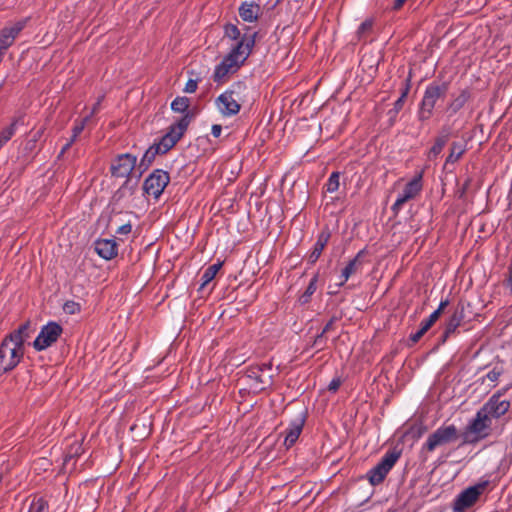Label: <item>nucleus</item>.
Instances as JSON below:
<instances>
[{
  "instance_id": "obj_1",
  "label": "nucleus",
  "mask_w": 512,
  "mask_h": 512,
  "mask_svg": "<svg viewBox=\"0 0 512 512\" xmlns=\"http://www.w3.org/2000/svg\"><path fill=\"white\" fill-rule=\"evenodd\" d=\"M224 35L238 42L214 69L212 78L218 84L226 82L229 75L236 73L245 63L255 45L257 33L241 35L236 25L228 23L224 26Z\"/></svg>"
},
{
  "instance_id": "obj_2",
  "label": "nucleus",
  "mask_w": 512,
  "mask_h": 512,
  "mask_svg": "<svg viewBox=\"0 0 512 512\" xmlns=\"http://www.w3.org/2000/svg\"><path fill=\"white\" fill-rule=\"evenodd\" d=\"M448 90L446 81H433L426 87L417 113L419 121L425 122L433 116L437 102L446 98Z\"/></svg>"
},
{
  "instance_id": "obj_3",
  "label": "nucleus",
  "mask_w": 512,
  "mask_h": 512,
  "mask_svg": "<svg viewBox=\"0 0 512 512\" xmlns=\"http://www.w3.org/2000/svg\"><path fill=\"white\" fill-rule=\"evenodd\" d=\"M492 434V421L479 410L465 426L461 433V443L459 446L467 444H477L480 441L490 437Z\"/></svg>"
},
{
  "instance_id": "obj_4",
  "label": "nucleus",
  "mask_w": 512,
  "mask_h": 512,
  "mask_svg": "<svg viewBox=\"0 0 512 512\" xmlns=\"http://www.w3.org/2000/svg\"><path fill=\"white\" fill-rule=\"evenodd\" d=\"M459 438L461 433L454 424L442 425L428 436L421 452L431 453L439 447L456 442Z\"/></svg>"
},
{
  "instance_id": "obj_5",
  "label": "nucleus",
  "mask_w": 512,
  "mask_h": 512,
  "mask_svg": "<svg viewBox=\"0 0 512 512\" xmlns=\"http://www.w3.org/2000/svg\"><path fill=\"white\" fill-rule=\"evenodd\" d=\"M192 116L190 114L183 115L177 122L169 126L167 132L161 139L153 145L158 149L161 155L171 150L186 132Z\"/></svg>"
},
{
  "instance_id": "obj_6",
  "label": "nucleus",
  "mask_w": 512,
  "mask_h": 512,
  "mask_svg": "<svg viewBox=\"0 0 512 512\" xmlns=\"http://www.w3.org/2000/svg\"><path fill=\"white\" fill-rule=\"evenodd\" d=\"M272 363H263L249 366L246 369V378L249 380V388L253 392H261L273 383Z\"/></svg>"
},
{
  "instance_id": "obj_7",
  "label": "nucleus",
  "mask_w": 512,
  "mask_h": 512,
  "mask_svg": "<svg viewBox=\"0 0 512 512\" xmlns=\"http://www.w3.org/2000/svg\"><path fill=\"white\" fill-rule=\"evenodd\" d=\"M24 348L4 338L0 344V374L13 370L22 360Z\"/></svg>"
},
{
  "instance_id": "obj_8",
  "label": "nucleus",
  "mask_w": 512,
  "mask_h": 512,
  "mask_svg": "<svg viewBox=\"0 0 512 512\" xmlns=\"http://www.w3.org/2000/svg\"><path fill=\"white\" fill-rule=\"evenodd\" d=\"M400 457V450L396 448L388 450L381 461L368 472L369 482L374 486L382 483Z\"/></svg>"
},
{
  "instance_id": "obj_9",
  "label": "nucleus",
  "mask_w": 512,
  "mask_h": 512,
  "mask_svg": "<svg viewBox=\"0 0 512 512\" xmlns=\"http://www.w3.org/2000/svg\"><path fill=\"white\" fill-rule=\"evenodd\" d=\"M422 178L423 172H419L405 185L403 192L399 194L395 203L391 207L395 215L399 213L406 202L415 199L420 194L423 188Z\"/></svg>"
},
{
  "instance_id": "obj_10",
  "label": "nucleus",
  "mask_w": 512,
  "mask_h": 512,
  "mask_svg": "<svg viewBox=\"0 0 512 512\" xmlns=\"http://www.w3.org/2000/svg\"><path fill=\"white\" fill-rule=\"evenodd\" d=\"M169 182V173L162 169H156L145 179L143 183V190L147 195L158 199Z\"/></svg>"
},
{
  "instance_id": "obj_11",
  "label": "nucleus",
  "mask_w": 512,
  "mask_h": 512,
  "mask_svg": "<svg viewBox=\"0 0 512 512\" xmlns=\"http://www.w3.org/2000/svg\"><path fill=\"white\" fill-rule=\"evenodd\" d=\"M487 485L488 482L484 481L462 491L454 501L453 510L455 512H464L466 509L473 506L484 492Z\"/></svg>"
},
{
  "instance_id": "obj_12",
  "label": "nucleus",
  "mask_w": 512,
  "mask_h": 512,
  "mask_svg": "<svg viewBox=\"0 0 512 512\" xmlns=\"http://www.w3.org/2000/svg\"><path fill=\"white\" fill-rule=\"evenodd\" d=\"M62 327L56 322H49L42 327L40 333L33 342L37 351L45 350L55 343L62 334Z\"/></svg>"
},
{
  "instance_id": "obj_13",
  "label": "nucleus",
  "mask_w": 512,
  "mask_h": 512,
  "mask_svg": "<svg viewBox=\"0 0 512 512\" xmlns=\"http://www.w3.org/2000/svg\"><path fill=\"white\" fill-rule=\"evenodd\" d=\"M510 407L511 403L509 400H499L498 395H492L479 411L492 421V419H499L504 416Z\"/></svg>"
},
{
  "instance_id": "obj_14",
  "label": "nucleus",
  "mask_w": 512,
  "mask_h": 512,
  "mask_svg": "<svg viewBox=\"0 0 512 512\" xmlns=\"http://www.w3.org/2000/svg\"><path fill=\"white\" fill-rule=\"evenodd\" d=\"M136 162V156L130 153L118 155L110 168L112 176L118 178L128 177L135 168Z\"/></svg>"
},
{
  "instance_id": "obj_15",
  "label": "nucleus",
  "mask_w": 512,
  "mask_h": 512,
  "mask_svg": "<svg viewBox=\"0 0 512 512\" xmlns=\"http://www.w3.org/2000/svg\"><path fill=\"white\" fill-rule=\"evenodd\" d=\"M235 91L226 90L216 98V106L222 115L231 117L239 113L241 105L234 97Z\"/></svg>"
},
{
  "instance_id": "obj_16",
  "label": "nucleus",
  "mask_w": 512,
  "mask_h": 512,
  "mask_svg": "<svg viewBox=\"0 0 512 512\" xmlns=\"http://www.w3.org/2000/svg\"><path fill=\"white\" fill-rule=\"evenodd\" d=\"M28 18L19 20L11 26L4 27L0 32V53L6 50L14 43L15 38L25 28Z\"/></svg>"
},
{
  "instance_id": "obj_17",
  "label": "nucleus",
  "mask_w": 512,
  "mask_h": 512,
  "mask_svg": "<svg viewBox=\"0 0 512 512\" xmlns=\"http://www.w3.org/2000/svg\"><path fill=\"white\" fill-rule=\"evenodd\" d=\"M465 319V306L463 303H458L446 322L444 332L441 336V343H445L447 339L455 333L458 327L461 326Z\"/></svg>"
},
{
  "instance_id": "obj_18",
  "label": "nucleus",
  "mask_w": 512,
  "mask_h": 512,
  "mask_svg": "<svg viewBox=\"0 0 512 512\" xmlns=\"http://www.w3.org/2000/svg\"><path fill=\"white\" fill-rule=\"evenodd\" d=\"M304 424L305 417L303 415H300L295 420L291 421L285 431L284 445L287 449L296 443L300 434L302 433Z\"/></svg>"
},
{
  "instance_id": "obj_19",
  "label": "nucleus",
  "mask_w": 512,
  "mask_h": 512,
  "mask_svg": "<svg viewBox=\"0 0 512 512\" xmlns=\"http://www.w3.org/2000/svg\"><path fill=\"white\" fill-rule=\"evenodd\" d=\"M471 98V91L468 88L460 90L458 94L451 95L450 101L446 106V113L452 116L459 112Z\"/></svg>"
},
{
  "instance_id": "obj_20",
  "label": "nucleus",
  "mask_w": 512,
  "mask_h": 512,
  "mask_svg": "<svg viewBox=\"0 0 512 512\" xmlns=\"http://www.w3.org/2000/svg\"><path fill=\"white\" fill-rule=\"evenodd\" d=\"M95 251L101 258L111 260L118 254L117 243L114 239H99L95 242Z\"/></svg>"
},
{
  "instance_id": "obj_21",
  "label": "nucleus",
  "mask_w": 512,
  "mask_h": 512,
  "mask_svg": "<svg viewBox=\"0 0 512 512\" xmlns=\"http://www.w3.org/2000/svg\"><path fill=\"white\" fill-rule=\"evenodd\" d=\"M330 237H331V233L328 229H324L320 232V234L318 235L317 241L314 245V248L308 256V262L310 264H315L316 261L319 259L325 246L329 242Z\"/></svg>"
},
{
  "instance_id": "obj_22",
  "label": "nucleus",
  "mask_w": 512,
  "mask_h": 512,
  "mask_svg": "<svg viewBox=\"0 0 512 512\" xmlns=\"http://www.w3.org/2000/svg\"><path fill=\"white\" fill-rule=\"evenodd\" d=\"M31 332L32 330L30 322L26 321L25 323L20 325L18 329L6 335L5 338L15 343L16 345L24 348V343L30 337Z\"/></svg>"
},
{
  "instance_id": "obj_23",
  "label": "nucleus",
  "mask_w": 512,
  "mask_h": 512,
  "mask_svg": "<svg viewBox=\"0 0 512 512\" xmlns=\"http://www.w3.org/2000/svg\"><path fill=\"white\" fill-rule=\"evenodd\" d=\"M365 254V250H361L357 255L348 262V264L342 270V281L339 285H343L356 271L361 267L362 262L360 258Z\"/></svg>"
},
{
  "instance_id": "obj_24",
  "label": "nucleus",
  "mask_w": 512,
  "mask_h": 512,
  "mask_svg": "<svg viewBox=\"0 0 512 512\" xmlns=\"http://www.w3.org/2000/svg\"><path fill=\"white\" fill-rule=\"evenodd\" d=\"M259 5L244 2L239 7L240 17L247 22H253L258 18Z\"/></svg>"
},
{
  "instance_id": "obj_25",
  "label": "nucleus",
  "mask_w": 512,
  "mask_h": 512,
  "mask_svg": "<svg viewBox=\"0 0 512 512\" xmlns=\"http://www.w3.org/2000/svg\"><path fill=\"white\" fill-rule=\"evenodd\" d=\"M449 137L450 130L448 128L443 127L440 135L435 139V143L429 151V156L437 157L441 153L444 146L446 145Z\"/></svg>"
},
{
  "instance_id": "obj_26",
  "label": "nucleus",
  "mask_w": 512,
  "mask_h": 512,
  "mask_svg": "<svg viewBox=\"0 0 512 512\" xmlns=\"http://www.w3.org/2000/svg\"><path fill=\"white\" fill-rule=\"evenodd\" d=\"M157 155H161V153L158 151V149L151 145L144 153L143 157L141 158L138 169L140 170V174H142L144 171H146L151 164L154 162Z\"/></svg>"
},
{
  "instance_id": "obj_27",
  "label": "nucleus",
  "mask_w": 512,
  "mask_h": 512,
  "mask_svg": "<svg viewBox=\"0 0 512 512\" xmlns=\"http://www.w3.org/2000/svg\"><path fill=\"white\" fill-rule=\"evenodd\" d=\"M19 122H23V117L13 118L11 124L0 131V148L14 136Z\"/></svg>"
},
{
  "instance_id": "obj_28",
  "label": "nucleus",
  "mask_w": 512,
  "mask_h": 512,
  "mask_svg": "<svg viewBox=\"0 0 512 512\" xmlns=\"http://www.w3.org/2000/svg\"><path fill=\"white\" fill-rule=\"evenodd\" d=\"M222 265H223V262L218 261L217 263L212 264L205 269V271L203 272V274L201 276L202 283L199 287V290H202L207 284H209L215 278V276L221 269Z\"/></svg>"
},
{
  "instance_id": "obj_29",
  "label": "nucleus",
  "mask_w": 512,
  "mask_h": 512,
  "mask_svg": "<svg viewBox=\"0 0 512 512\" xmlns=\"http://www.w3.org/2000/svg\"><path fill=\"white\" fill-rule=\"evenodd\" d=\"M411 77H412V73L410 71L408 77L404 81V86L401 90V95L394 103L393 111L395 114L399 113L404 106L405 100H406L408 93L410 91V88H411Z\"/></svg>"
},
{
  "instance_id": "obj_30",
  "label": "nucleus",
  "mask_w": 512,
  "mask_h": 512,
  "mask_svg": "<svg viewBox=\"0 0 512 512\" xmlns=\"http://www.w3.org/2000/svg\"><path fill=\"white\" fill-rule=\"evenodd\" d=\"M189 106L190 100L185 96H178L171 103L172 111L176 113H184V115L190 114L193 117V115L188 111Z\"/></svg>"
},
{
  "instance_id": "obj_31",
  "label": "nucleus",
  "mask_w": 512,
  "mask_h": 512,
  "mask_svg": "<svg viewBox=\"0 0 512 512\" xmlns=\"http://www.w3.org/2000/svg\"><path fill=\"white\" fill-rule=\"evenodd\" d=\"M434 324L435 322L429 317L422 321L419 330L410 335L409 341L416 344Z\"/></svg>"
},
{
  "instance_id": "obj_32",
  "label": "nucleus",
  "mask_w": 512,
  "mask_h": 512,
  "mask_svg": "<svg viewBox=\"0 0 512 512\" xmlns=\"http://www.w3.org/2000/svg\"><path fill=\"white\" fill-rule=\"evenodd\" d=\"M465 145L460 142H453L450 147V153L446 158V163H455L465 152Z\"/></svg>"
},
{
  "instance_id": "obj_33",
  "label": "nucleus",
  "mask_w": 512,
  "mask_h": 512,
  "mask_svg": "<svg viewBox=\"0 0 512 512\" xmlns=\"http://www.w3.org/2000/svg\"><path fill=\"white\" fill-rule=\"evenodd\" d=\"M28 512H49V504L43 497H34L29 506Z\"/></svg>"
},
{
  "instance_id": "obj_34",
  "label": "nucleus",
  "mask_w": 512,
  "mask_h": 512,
  "mask_svg": "<svg viewBox=\"0 0 512 512\" xmlns=\"http://www.w3.org/2000/svg\"><path fill=\"white\" fill-rule=\"evenodd\" d=\"M318 274H315L313 278L310 280L309 285L307 286L305 292L300 296L299 301L302 304H306L310 301V297L315 293L317 288Z\"/></svg>"
},
{
  "instance_id": "obj_35",
  "label": "nucleus",
  "mask_w": 512,
  "mask_h": 512,
  "mask_svg": "<svg viewBox=\"0 0 512 512\" xmlns=\"http://www.w3.org/2000/svg\"><path fill=\"white\" fill-rule=\"evenodd\" d=\"M339 179H340V173L339 172H332L327 183L325 184L326 191L329 193H333L339 189Z\"/></svg>"
},
{
  "instance_id": "obj_36",
  "label": "nucleus",
  "mask_w": 512,
  "mask_h": 512,
  "mask_svg": "<svg viewBox=\"0 0 512 512\" xmlns=\"http://www.w3.org/2000/svg\"><path fill=\"white\" fill-rule=\"evenodd\" d=\"M502 374L503 368L496 366L483 377L482 382H484L485 379H487L490 382L496 383Z\"/></svg>"
},
{
  "instance_id": "obj_37",
  "label": "nucleus",
  "mask_w": 512,
  "mask_h": 512,
  "mask_svg": "<svg viewBox=\"0 0 512 512\" xmlns=\"http://www.w3.org/2000/svg\"><path fill=\"white\" fill-rule=\"evenodd\" d=\"M65 313L73 315L81 311V305L74 301H66L63 306Z\"/></svg>"
},
{
  "instance_id": "obj_38",
  "label": "nucleus",
  "mask_w": 512,
  "mask_h": 512,
  "mask_svg": "<svg viewBox=\"0 0 512 512\" xmlns=\"http://www.w3.org/2000/svg\"><path fill=\"white\" fill-rule=\"evenodd\" d=\"M89 120V116H86L85 118L82 119V121L79 123V124H76L74 127H73V134H72V141H75L77 139V137L81 134V132L83 131L87 121Z\"/></svg>"
},
{
  "instance_id": "obj_39",
  "label": "nucleus",
  "mask_w": 512,
  "mask_h": 512,
  "mask_svg": "<svg viewBox=\"0 0 512 512\" xmlns=\"http://www.w3.org/2000/svg\"><path fill=\"white\" fill-rule=\"evenodd\" d=\"M326 343L327 338L325 337V333L321 332L315 337L313 346L316 347L318 351H321L326 347Z\"/></svg>"
},
{
  "instance_id": "obj_40",
  "label": "nucleus",
  "mask_w": 512,
  "mask_h": 512,
  "mask_svg": "<svg viewBox=\"0 0 512 512\" xmlns=\"http://www.w3.org/2000/svg\"><path fill=\"white\" fill-rule=\"evenodd\" d=\"M372 20H365L358 28V34L361 36L372 29Z\"/></svg>"
},
{
  "instance_id": "obj_41",
  "label": "nucleus",
  "mask_w": 512,
  "mask_h": 512,
  "mask_svg": "<svg viewBox=\"0 0 512 512\" xmlns=\"http://www.w3.org/2000/svg\"><path fill=\"white\" fill-rule=\"evenodd\" d=\"M198 81L194 79H189L184 87V92L186 93H194L197 90Z\"/></svg>"
},
{
  "instance_id": "obj_42",
  "label": "nucleus",
  "mask_w": 512,
  "mask_h": 512,
  "mask_svg": "<svg viewBox=\"0 0 512 512\" xmlns=\"http://www.w3.org/2000/svg\"><path fill=\"white\" fill-rule=\"evenodd\" d=\"M132 230V225L130 222H127L123 225H121L117 230H116V233L117 234H120V235H127L131 232Z\"/></svg>"
},
{
  "instance_id": "obj_43",
  "label": "nucleus",
  "mask_w": 512,
  "mask_h": 512,
  "mask_svg": "<svg viewBox=\"0 0 512 512\" xmlns=\"http://www.w3.org/2000/svg\"><path fill=\"white\" fill-rule=\"evenodd\" d=\"M342 381L340 378H333L332 381L328 385V390L330 392H336L341 386Z\"/></svg>"
},
{
  "instance_id": "obj_44",
  "label": "nucleus",
  "mask_w": 512,
  "mask_h": 512,
  "mask_svg": "<svg viewBox=\"0 0 512 512\" xmlns=\"http://www.w3.org/2000/svg\"><path fill=\"white\" fill-rule=\"evenodd\" d=\"M338 320L337 317L333 316L324 326L322 332L327 334L334 329V324Z\"/></svg>"
},
{
  "instance_id": "obj_45",
  "label": "nucleus",
  "mask_w": 512,
  "mask_h": 512,
  "mask_svg": "<svg viewBox=\"0 0 512 512\" xmlns=\"http://www.w3.org/2000/svg\"><path fill=\"white\" fill-rule=\"evenodd\" d=\"M222 126L219 124L212 125L211 133L214 137L218 138L221 135Z\"/></svg>"
},
{
  "instance_id": "obj_46",
  "label": "nucleus",
  "mask_w": 512,
  "mask_h": 512,
  "mask_svg": "<svg viewBox=\"0 0 512 512\" xmlns=\"http://www.w3.org/2000/svg\"><path fill=\"white\" fill-rule=\"evenodd\" d=\"M407 0H393V3H392V10L394 11H398L400 10L403 5L405 4Z\"/></svg>"
},
{
  "instance_id": "obj_47",
  "label": "nucleus",
  "mask_w": 512,
  "mask_h": 512,
  "mask_svg": "<svg viewBox=\"0 0 512 512\" xmlns=\"http://www.w3.org/2000/svg\"><path fill=\"white\" fill-rule=\"evenodd\" d=\"M73 448H74V447L72 446V447H71V449H70V451H69V452H68V454L66 455V457H65V461H66V462L68 461V458H72L74 455H77V454H78L79 450L81 449V446H80V444H78V443H77V444L75 445V451H74V453H72V449H73Z\"/></svg>"
},
{
  "instance_id": "obj_48",
  "label": "nucleus",
  "mask_w": 512,
  "mask_h": 512,
  "mask_svg": "<svg viewBox=\"0 0 512 512\" xmlns=\"http://www.w3.org/2000/svg\"><path fill=\"white\" fill-rule=\"evenodd\" d=\"M442 313H443V310H440V308H438L429 316V318H431L434 322H436Z\"/></svg>"
},
{
  "instance_id": "obj_49",
  "label": "nucleus",
  "mask_w": 512,
  "mask_h": 512,
  "mask_svg": "<svg viewBox=\"0 0 512 512\" xmlns=\"http://www.w3.org/2000/svg\"><path fill=\"white\" fill-rule=\"evenodd\" d=\"M509 388H510L509 386L504 387V388H502V389L498 390L497 392H495L493 395H498V399H499V400H502V399H501V398H502V396H503V395H505V393L509 390Z\"/></svg>"
},
{
  "instance_id": "obj_50",
  "label": "nucleus",
  "mask_w": 512,
  "mask_h": 512,
  "mask_svg": "<svg viewBox=\"0 0 512 512\" xmlns=\"http://www.w3.org/2000/svg\"><path fill=\"white\" fill-rule=\"evenodd\" d=\"M100 103H101V99H98V101L94 104L93 108H92V111L91 113L88 115L89 118L94 115L95 113L98 112V109H99V106H100Z\"/></svg>"
},
{
  "instance_id": "obj_51",
  "label": "nucleus",
  "mask_w": 512,
  "mask_h": 512,
  "mask_svg": "<svg viewBox=\"0 0 512 512\" xmlns=\"http://www.w3.org/2000/svg\"><path fill=\"white\" fill-rule=\"evenodd\" d=\"M75 141H72V138L63 146L61 150V155L64 154L74 143Z\"/></svg>"
},
{
  "instance_id": "obj_52",
  "label": "nucleus",
  "mask_w": 512,
  "mask_h": 512,
  "mask_svg": "<svg viewBox=\"0 0 512 512\" xmlns=\"http://www.w3.org/2000/svg\"><path fill=\"white\" fill-rule=\"evenodd\" d=\"M449 305V300L448 299H445V300H442L439 304V307L440 310H443Z\"/></svg>"
}]
</instances>
